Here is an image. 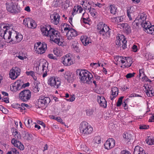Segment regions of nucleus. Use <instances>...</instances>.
<instances>
[{
    "label": "nucleus",
    "mask_w": 154,
    "mask_h": 154,
    "mask_svg": "<svg viewBox=\"0 0 154 154\" xmlns=\"http://www.w3.org/2000/svg\"><path fill=\"white\" fill-rule=\"evenodd\" d=\"M20 105L18 103H15L14 104V105H13V107L14 108H16L17 109H18L20 107Z\"/></svg>",
    "instance_id": "nucleus-58"
},
{
    "label": "nucleus",
    "mask_w": 154,
    "mask_h": 154,
    "mask_svg": "<svg viewBox=\"0 0 154 154\" xmlns=\"http://www.w3.org/2000/svg\"><path fill=\"white\" fill-rule=\"evenodd\" d=\"M89 11V12L90 13L91 15L93 16L95 15V10L94 8H91V6L87 8V9Z\"/></svg>",
    "instance_id": "nucleus-38"
},
{
    "label": "nucleus",
    "mask_w": 154,
    "mask_h": 154,
    "mask_svg": "<svg viewBox=\"0 0 154 154\" xmlns=\"http://www.w3.org/2000/svg\"><path fill=\"white\" fill-rule=\"evenodd\" d=\"M25 125L28 128H30V124L32 123V121L29 119L27 120H25L24 122Z\"/></svg>",
    "instance_id": "nucleus-45"
},
{
    "label": "nucleus",
    "mask_w": 154,
    "mask_h": 154,
    "mask_svg": "<svg viewBox=\"0 0 154 154\" xmlns=\"http://www.w3.org/2000/svg\"><path fill=\"white\" fill-rule=\"evenodd\" d=\"M53 6L54 7H58L60 4L59 0H54L53 2Z\"/></svg>",
    "instance_id": "nucleus-46"
},
{
    "label": "nucleus",
    "mask_w": 154,
    "mask_h": 154,
    "mask_svg": "<svg viewBox=\"0 0 154 154\" xmlns=\"http://www.w3.org/2000/svg\"><path fill=\"white\" fill-rule=\"evenodd\" d=\"M48 57L49 58L53 59L54 60H57V59L52 54H49L48 55Z\"/></svg>",
    "instance_id": "nucleus-54"
},
{
    "label": "nucleus",
    "mask_w": 154,
    "mask_h": 154,
    "mask_svg": "<svg viewBox=\"0 0 154 154\" xmlns=\"http://www.w3.org/2000/svg\"><path fill=\"white\" fill-rule=\"evenodd\" d=\"M149 127V125H143L140 126L139 128L140 129H146L148 128Z\"/></svg>",
    "instance_id": "nucleus-49"
},
{
    "label": "nucleus",
    "mask_w": 154,
    "mask_h": 154,
    "mask_svg": "<svg viewBox=\"0 0 154 154\" xmlns=\"http://www.w3.org/2000/svg\"><path fill=\"white\" fill-rule=\"evenodd\" d=\"M121 154H130V153L128 151L123 150L122 151Z\"/></svg>",
    "instance_id": "nucleus-64"
},
{
    "label": "nucleus",
    "mask_w": 154,
    "mask_h": 154,
    "mask_svg": "<svg viewBox=\"0 0 154 154\" xmlns=\"http://www.w3.org/2000/svg\"><path fill=\"white\" fill-rule=\"evenodd\" d=\"M48 84L51 86L57 88L60 85L61 82L54 77H51L48 80Z\"/></svg>",
    "instance_id": "nucleus-12"
},
{
    "label": "nucleus",
    "mask_w": 154,
    "mask_h": 154,
    "mask_svg": "<svg viewBox=\"0 0 154 154\" xmlns=\"http://www.w3.org/2000/svg\"><path fill=\"white\" fill-rule=\"evenodd\" d=\"M73 75L70 72H67L65 76V77L67 79V81L69 82H72L73 81Z\"/></svg>",
    "instance_id": "nucleus-27"
},
{
    "label": "nucleus",
    "mask_w": 154,
    "mask_h": 154,
    "mask_svg": "<svg viewBox=\"0 0 154 154\" xmlns=\"http://www.w3.org/2000/svg\"><path fill=\"white\" fill-rule=\"evenodd\" d=\"M20 69L18 67H15L12 68L10 71L9 75L12 79H16L20 74Z\"/></svg>",
    "instance_id": "nucleus-11"
},
{
    "label": "nucleus",
    "mask_w": 154,
    "mask_h": 154,
    "mask_svg": "<svg viewBox=\"0 0 154 154\" xmlns=\"http://www.w3.org/2000/svg\"><path fill=\"white\" fill-rule=\"evenodd\" d=\"M62 62L65 66H70L73 64L72 59L68 54L62 57Z\"/></svg>",
    "instance_id": "nucleus-15"
},
{
    "label": "nucleus",
    "mask_w": 154,
    "mask_h": 154,
    "mask_svg": "<svg viewBox=\"0 0 154 154\" xmlns=\"http://www.w3.org/2000/svg\"><path fill=\"white\" fill-rule=\"evenodd\" d=\"M23 36L21 35H17L16 33L15 43L20 42L22 39Z\"/></svg>",
    "instance_id": "nucleus-41"
},
{
    "label": "nucleus",
    "mask_w": 154,
    "mask_h": 154,
    "mask_svg": "<svg viewBox=\"0 0 154 154\" xmlns=\"http://www.w3.org/2000/svg\"><path fill=\"white\" fill-rule=\"evenodd\" d=\"M51 26L48 25L41 27V30L43 35L48 37L49 34V30H51Z\"/></svg>",
    "instance_id": "nucleus-20"
},
{
    "label": "nucleus",
    "mask_w": 154,
    "mask_h": 154,
    "mask_svg": "<svg viewBox=\"0 0 154 154\" xmlns=\"http://www.w3.org/2000/svg\"><path fill=\"white\" fill-rule=\"evenodd\" d=\"M24 135L23 136V138L26 140H31L32 139V135L31 134H29L28 133L24 132Z\"/></svg>",
    "instance_id": "nucleus-33"
},
{
    "label": "nucleus",
    "mask_w": 154,
    "mask_h": 154,
    "mask_svg": "<svg viewBox=\"0 0 154 154\" xmlns=\"http://www.w3.org/2000/svg\"><path fill=\"white\" fill-rule=\"evenodd\" d=\"M54 54L57 56H60V51L59 50H56L54 51Z\"/></svg>",
    "instance_id": "nucleus-62"
},
{
    "label": "nucleus",
    "mask_w": 154,
    "mask_h": 154,
    "mask_svg": "<svg viewBox=\"0 0 154 154\" xmlns=\"http://www.w3.org/2000/svg\"><path fill=\"white\" fill-rule=\"evenodd\" d=\"M123 137L128 142L130 141L132 137V136L131 135L128 133H126L123 134Z\"/></svg>",
    "instance_id": "nucleus-35"
},
{
    "label": "nucleus",
    "mask_w": 154,
    "mask_h": 154,
    "mask_svg": "<svg viewBox=\"0 0 154 154\" xmlns=\"http://www.w3.org/2000/svg\"><path fill=\"white\" fill-rule=\"evenodd\" d=\"M127 41L126 38H124L123 35L119 34L117 36V40L116 41V44L119 45V47L124 49L126 48V43Z\"/></svg>",
    "instance_id": "nucleus-8"
},
{
    "label": "nucleus",
    "mask_w": 154,
    "mask_h": 154,
    "mask_svg": "<svg viewBox=\"0 0 154 154\" xmlns=\"http://www.w3.org/2000/svg\"><path fill=\"white\" fill-rule=\"evenodd\" d=\"M123 59H122L121 63H125L126 61L128 63V61L129 62V64H125V66L127 68L130 67L131 66L132 63L131 61V59L128 57H123Z\"/></svg>",
    "instance_id": "nucleus-24"
},
{
    "label": "nucleus",
    "mask_w": 154,
    "mask_h": 154,
    "mask_svg": "<svg viewBox=\"0 0 154 154\" xmlns=\"http://www.w3.org/2000/svg\"><path fill=\"white\" fill-rule=\"evenodd\" d=\"M76 72L82 82L88 84L92 83L93 81V75L89 72L80 69H77Z\"/></svg>",
    "instance_id": "nucleus-1"
},
{
    "label": "nucleus",
    "mask_w": 154,
    "mask_h": 154,
    "mask_svg": "<svg viewBox=\"0 0 154 154\" xmlns=\"http://www.w3.org/2000/svg\"><path fill=\"white\" fill-rule=\"evenodd\" d=\"M47 48V44L45 42H43L41 46L35 51L38 54H42L45 52Z\"/></svg>",
    "instance_id": "nucleus-21"
},
{
    "label": "nucleus",
    "mask_w": 154,
    "mask_h": 154,
    "mask_svg": "<svg viewBox=\"0 0 154 154\" xmlns=\"http://www.w3.org/2000/svg\"><path fill=\"white\" fill-rule=\"evenodd\" d=\"M49 32V34L48 37H50L51 40L59 46H62L63 45V40L62 38V37L58 31L51 28Z\"/></svg>",
    "instance_id": "nucleus-2"
},
{
    "label": "nucleus",
    "mask_w": 154,
    "mask_h": 154,
    "mask_svg": "<svg viewBox=\"0 0 154 154\" xmlns=\"http://www.w3.org/2000/svg\"><path fill=\"white\" fill-rule=\"evenodd\" d=\"M38 106L39 108L42 109L45 107L46 105L39 98L38 102Z\"/></svg>",
    "instance_id": "nucleus-30"
},
{
    "label": "nucleus",
    "mask_w": 154,
    "mask_h": 154,
    "mask_svg": "<svg viewBox=\"0 0 154 154\" xmlns=\"http://www.w3.org/2000/svg\"><path fill=\"white\" fill-rule=\"evenodd\" d=\"M93 111L91 109H89L86 110V114L88 116H90L93 113Z\"/></svg>",
    "instance_id": "nucleus-51"
},
{
    "label": "nucleus",
    "mask_w": 154,
    "mask_h": 154,
    "mask_svg": "<svg viewBox=\"0 0 154 154\" xmlns=\"http://www.w3.org/2000/svg\"><path fill=\"white\" fill-rule=\"evenodd\" d=\"M145 141L149 145L154 144V138L153 137H149Z\"/></svg>",
    "instance_id": "nucleus-31"
},
{
    "label": "nucleus",
    "mask_w": 154,
    "mask_h": 154,
    "mask_svg": "<svg viewBox=\"0 0 154 154\" xmlns=\"http://www.w3.org/2000/svg\"><path fill=\"white\" fill-rule=\"evenodd\" d=\"M79 129L82 135L85 136L91 134L93 131V128L86 122L81 123Z\"/></svg>",
    "instance_id": "nucleus-4"
},
{
    "label": "nucleus",
    "mask_w": 154,
    "mask_h": 154,
    "mask_svg": "<svg viewBox=\"0 0 154 154\" xmlns=\"http://www.w3.org/2000/svg\"><path fill=\"white\" fill-rule=\"evenodd\" d=\"M81 41L83 44L85 46L87 45L89 43H91V42H89L88 38L86 37H84L82 40L81 39Z\"/></svg>",
    "instance_id": "nucleus-37"
},
{
    "label": "nucleus",
    "mask_w": 154,
    "mask_h": 154,
    "mask_svg": "<svg viewBox=\"0 0 154 154\" xmlns=\"http://www.w3.org/2000/svg\"><path fill=\"white\" fill-rule=\"evenodd\" d=\"M22 81V80H18L14 83L13 86V89L11 88V89L13 91L16 92L17 91L23 89Z\"/></svg>",
    "instance_id": "nucleus-13"
},
{
    "label": "nucleus",
    "mask_w": 154,
    "mask_h": 154,
    "mask_svg": "<svg viewBox=\"0 0 154 154\" xmlns=\"http://www.w3.org/2000/svg\"><path fill=\"white\" fill-rule=\"evenodd\" d=\"M123 98L124 97L122 96L119 99L116 104L117 106L119 107L121 105Z\"/></svg>",
    "instance_id": "nucleus-43"
},
{
    "label": "nucleus",
    "mask_w": 154,
    "mask_h": 154,
    "mask_svg": "<svg viewBox=\"0 0 154 154\" xmlns=\"http://www.w3.org/2000/svg\"><path fill=\"white\" fill-rule=\"evenodd\" d=\"M97 29L99 30V33L103 38H107L110 37V29L105 24L100 23L97 25Z\"/></svg>",
    "instance_id": "nucleus-3"
},
{
    "label": "nucleus",
    "mask_w": 154,
    "mask_h": 154,
    "mask_svg": "<svg viewBox=\"0 0 154 154\" xmlns=\"http://www.w3.org/2000/svg\"><path fill=\"white\" fill-rule=\"evenodd\" d=\"M29 18H26L24 19L23 22V24L25 25L26 26L28 27V22H29Z\"/></svg>",
    "instance_id": "nucleus-47"
},
{
    "label": "nucleus",
    "mask_w": 154,
    "mask_h": 154,
    "mask_svg": "<svg viewBox=\"0 0 154 154\" xmlns=\"http://www.w3.org/2000/svg\"><path fill=\"white\" fill-rule=\"evenodd\" d=\"M16 32L14 31L12 32L10 29L8 33L6 36L5 40L7 42H11L13 44L15 43Z\"/></svg>",
    "instance_id": "nucleus-10"
},
{
    "label": "nucleus",
    "mask_w": 154,
    "mask_h": 154,
    "mask_svg": "<svg viewBox=\"0 0 154 154\" xmlns=\"http://www.w3.org/2000/svg\"><path fill=\"white\" fill-rule=\"evenodd\" d=\"M82 5L83 7L84 8L87 10L88 6L87 5H86L85 3L87 4V2H85V1H82Z\"/></svg>",
    "instance_id": "nucleus-60"
},
{
    "label": "nucleus",
    "mask_w": 154,
    "mask_h": 154,
    "mask_svg": "<svg viewBox=\"0 0 154 154\" xmlns=\"http://www.w3.org/2000/svg\"><path fill=\"white\" fill-rule=\"evenodd\" d=\"M6 9L8 11L13 14H16L20 12V8H18L16 4L11 2L6 5Z\"/></svg>",
    "instance_id": "nucleus-7"
},
{
    "label": "nucleus",
    "mask_w": 154,
    "mask_h": 154,
    "mask_svg": "<svg viewBox=\"0 0 154 154\" xmlns=\"http://www.w3.org/2000/svg\"><path fill=\"white\" fill-rule=\"evenodd\" d=\"M146 94L148 96L152 97L153 96L154 90L152 89L149 91L148 89H147L146 90Z\"/></svg>",
    "instance_id": "nucleus-39"
},
{
    "label": "nucleus",
    "mask_w": 154,
    "mask_h": 154,
    "mask_svg": "<svg viewBox=\"0 0 154 154\" xmlns=\"http://www.w3.org/2000/svg\"><path fill=\"white\" fill-rule=\"evenodd\" d=\"M72 48L76 52H79V50L78 48V44L76 41H73L72 43Z\"/></svg>",
    "instance_id": "nucleus-34"
},
{
    "label": "nucleus",
    "mask_w": 154,
    "mask_h": 154,
    "mask_svg": "<svg viewBox=\"0 0 154 154\" xmlns=\"http://www.w3.org/2000/svg\"><path fill=\"white\" fill-rule=\"evenodd\" d=\"M112 94L111 95L110 97L111 100H112L115 98L118 94V89L116 87H114L112 88L111 91Z\"/></svg>",
    "instance_id": "nucleus-22"
},
{
    "label": "nucleus",
    "mask_w": 154,
    "mask_h": 154,
    "mask_svg": "<svg viewBox=\"0 0 154 154\" xmlns=\"http://www.w3.org/2000/svg\"><path fill=\"white\" fill-rule=\"evenodd\" d=\"M137 19L138 20L140 23L141 24L143 23H146V15L143 13L140 14V17L139 18L138 17Z\"/></svg>",
    "instance_id": "nucleus-25"
},
{
    "label": "nucleus",
    "mask_w": 154,
    "mask_h": 154,
    "mask_svg": "<svg viewBox=\"0 0 154 154\" xmlns=\"http://www.w3.org/2000/svg\"><path fill=\"white\" fill-rule=\"evenodd\" d=\"M36 84L35 85V84H34V86H33L32 90V91L34 92L35 93H37L39 91V89L38 87V83H36Z\"/></svg>",
    "instance_id": "nucleus-40"
},
{
    "label": "nucleus",
    "mask_w": 154,
    "mask_h": 154,
    "mask_svg": "<svg viewBox=\"0 0 154 154\" xmlns=\"http://www.w3.org/2000/svg\"><path fill=\"white\" fill-rule=\"evenodd\" d=\"M149 122H154V115L152 116L149 119Z\"/></svg>",
    "instance_id": "nucleus-63"
},
{
    "label": "nucleus",
    "mask_w": 154,
    "mask_h": 154,
    "mask_svg": "<svg viewBox=\"0 0 154 154\" xmlns=\"http://www.w3.org/2000/svg\"><path fill=\"white\" fill-rule=\"evenodd\" d=\"M115 145V141L113 138H109L104 144V148L109 149L113 148Z\"/></svg>",
    "instance_id": "nucleus-16"
},
{
    "label": "nucleus",
    "mask_w": 154,
    "mask_h": 154,
    "mask_svg": "<svg viewBox=\"0 0 154 154\" xmlns=\"http://www.w3.org/2000/svg\"><path fill=\"white\" fill-rule=\"evenodd\" d=\"M133 154H146L143 148L136 146L134 149Z\"/></svg>",
    "instance_id": "nucleus-23"
},
{
    "label": "nucleus",
    "mask_w": 154,
    "mask_h": 154,
    "mask_svg": "<svg viewBox=\"0 0 154 154\" xmlns=\"http://www.w3.org/2000/svg\"><path fill=\"white\" fill-rule=\"evenodd\" d=\"M67 26H69L66 23H64L61 28L63 29L64 31L66 32L67 39L69 40H71L74 39L75 37L77 35V32L72 28L70 29Z\"/></svg>",
    "instance_id": "nucleus-5"
},
{
    "label": "nucleus",
    "mask_w": 154,
    "mask_h": 154,
    "mask_svg": "<svg viewBox=\"0 0 154 154\" xmlns=\"http://www.w3.org/2000/svg\"><path fill=\"white\" fill-rule=\"evenodd\" d=\"M148 30H147L148 33L154 35V25L149 26L148 28Z\"/></svg>",
    "instance_id": "nucleus-42"
},
{
    "label": "nucleus",
    "mask_w": 154,
    "mask_h": 154,
    "mask_svg": "<svg viewBox=\"0 0 154 154\" xmlns=\"http://www.w3.org/2000/svg\"><path fill=\"white\" fill-rule=\"evenodd\" d=\"M150 22L148 21H146V23H141L140 25L144 29V30L146 32V30L147 32V30H148V28H149V26H150Z\"/></svg>",
    "instance_id": "nucleus-29"
},
{
    "label": "nucleus",
    "mask_w": 154,
    "mask_h": 154,
    "mask_svg": "<svg viewBox=\"0 0 154 154\" xmlns=\"http://www.w3.org/2000/svg\"><path fill=\"white\" fill-rule=\"evenodd\" d=\"M134 11V8L133 7H131L128 8L127 10V12L132 14Z\"/></svg>",
    "instance_id": "nucleus-50"
},
{
    "label": "nucleus",
    "mask_w": 154,
    "mask_h": 154,
    "mask_svg": "<svg viewBox=\"0 0 154 154\" xmlns=\"http://www.w3.org/2000/svg\"><path fill=\"white\" fill-rule=\"evenodd\" d=\"M51 22L54 24L57 25L60 21V17L58 13L54 12L50 16Z\"/></svg>",
    "instance_id": "nucleus-14"
},
{
    "label": "nucleus",
    "mask_w": 154,
    "mask_h": 154,
    "mask_svg": "<svg viewBox=\"0 0 154 154\" xmlns=\"http://www.w3.org/2000/svg\"><path fill=\"white\" fill-rule=\"evenodd\" d=\"M143 75H144V76L142 78V81L143 82H146L147 80L148 79V78L144 74H143Z\"/></svg>",
    "instance_id": "nucleus-59"
},
{
    "label": "nucleus",
    "mask_w": 154,
    "mask_h": 154,
    "mask_svg": "<svg viewBox=\"0 0 154 154\" xmlns=\"http://www.w3.org/2000/svg\"><path fill=\"white\" fill-rule=\"evenodd\" d=\"M75 99V96L73 94L72 96L71 95V97L68 99H66V100L70 102H72L74 101Z\"/></svg>",
    "instance_id": "nucleus-53"
},
{
    "label": "nucleus",
    "mask_w": 154,
    "mask_h": 154,
    "mask_svg": "<svg viewBox=\"0 0 154 154\" xmlns=\"http://www.w3.org/2000/svg\"><path fill=\"white\" fill-rule=\"evenodd\" d=\"M118 27L123 29L124 32L128 34L130 33L131 32V27L127 23L119 24Z\"/></svg>",
    "instance_id": "nucleus-17"
},
{
    "label": "nucleus",
    "mask_w": 154,
    "mask_h": 154,
    "mask_svg": "<svg viewBox=\"0 0 154 154\" xmlns=\"http://www.w3.org/2000/svg\"><path fill=\"white\" fill-rule=\"evenodd\" d=\"M11 150L13 152V154H19V152L15 148H12Z\"/></svg>",
    "instance_id": "nucleus-55"
},
{
    "label": "nucleus",
    "mask_w": 154,
    "mask_h": 154,
    "mask_svg": "<svg viewBox=\"0 0 154 154\" xmlns=\"http://www.w3.org/2000/svg\"><path fill=\"white\" fill-rule=\"evenodd\" d=\"M8 26L4 24H0V37L5 40L6 35L8 34L10 28Z\"/></svg>",
    "instance_id": "nucleus-9"
},
{
    "label": "nucleus",
    "mask_w": 154,
    "mask_h": 154,
    "mask_svg": "<svg viewBox=\"0 0 154 154\" xmlns=\"http://www.w3.org/2000/svg\"><path fill=\"white\" fill-rule=\"evenodd\" d=\"M135 74V73L134 72L128 73L126 75V77L127 78H132L134 76Z\"/></svg>",
    "instance_id": "nucleus-52"
},
{
    "label": "nucleus",
    "mask_w": 154,
    "mask_h": 154,
    "mask_svg": "<svg viewBox=\"0 0 154 154\" xmlns=\"http://www.w3.org/2000/svg\"><path fill=\"white\" fill-rule=\"evenodd\" d=\"M31 92L29 90H24L19 94V99L22 101L26 102L30 99Z\"/></svg>",
    "instance_id": "nucleus-6"
},
{
    "label": "nucleus",
    "mask_w": 154,
    "mask_h": 154,
    "mask_svg": "<svg viewBox=\"0 0 154 154\" xmlns=\"http://www.w3.org/2000/svg\"><path fill=\"white\" fill-rule=\"evenodd\" d=\"M42 100V101L45 103L46 106L50 102V99L48 97H45L43 96H40L39 97Z\"/></svg>",
    "instance_id": "nucleus-28"
},
{
    "label": "nucleus",
    "mask_w": 154,
    "mask_h": 154,
    "mask_svg": "<svg viewBox=\"0 0 154 154\" xmlns=\"http://www.w3.org/2000/svg\"><path fill=\"white\" fill-rule=\"evenodd\" d=\"M132 50L134 52H136L137 50V45H134L132 47Z\"/></svg>",
    "instance_id": "nucleus-57"
},
{
    "label": "nucleus",
    "mask_w": 154,
    "mask_h": 154,
    "mask_svg": "<svg viewBox=\"0 0 154 154\" xmlns=\"http://www.w3.org/2000/svg\"><path fill=\"white\" fill-rule=\"evenodd\" d=\"M29 20L28 24L29 23V25L28 24V27L32 29L35 28L36 26V23L35 21L30 18H29Z\"/></svg>",
    "instance_id": "nucleus-26"
},
{
    "label": "nucleus",
    "mask_w": 154,
    "mask_h": 154,
    "mask_svg": "<svg viewBox=\"0 0 154 154\" xmlns=\"http://www.w3.org/2000/svg\"><path fill=\"white\" fill-rule=\"evenodd\" d=\"M97 101L100 105L104 108L106 106V101L104 97L101 95L97 96Z\"/></svg>",
    "instance_id": "nucleus-18"
},
{
    "label": "nucleus",
    "mask_w": 154,
    "mask_h": 154,
    "mask_svg": "<svg viewBox=\"0 0 154 154\" xmlns=\"http://www.w3.org/2000/svg\"><path fill=\"white\" fill-rule=\"evenodd\" d=\"M132 25L133 28H137L139 27V25H140V24L136 19L132 22Z\"/></svg>",
    "instance_id": "nucleus-36"
},
{
    "label": "nucleus",
    "mask_w": 154,
    "mask_h": 154,
    "mask_svg": "<svg viewBox=\"0 0 154 154\" xmlns=\"http://www.w3.org/2000/svg\"><path fill=\"white\" fill-rule=\"evenodd\" d=\"M94 142L95 143L99 144L100 143L101 139L100 136H96L94 137Z\"/></svg>",
    "instance_id": "nucleus-44"
},
{
    "label": "nucleus",
    "mask_w": 154,
    "mask_h": 154,
    "mask_svg": "<svg viewBox=\"0 0 154 154\" xmlns=\"http://www.w3.org/2000/svg\"><path fill=\"white\" fill-rule=\"evenodd\" d=\"M26 73L28 75H31L32 76H34V72L32 71H26Z\"/></svg>",
    "instance_id": "nucleus-56"
},
{
    "label": "nucleus",
    "mask_w": 154,
    "mask_h": 154,
    "mask_svg": "<svg viewBox=\"0 0 154 154\" xmlns=\"http://www.w3.org/2000/svg\"><path fill=\"white\" fill-rule=\"evenodd\" d=\"M48 63H45V64L42 65V72H46V69L47 68Z\"/></svg>",
    "instance_id": "nucleus-48"
},
{
    "label": "nucleus",
    "mask_w": 154,
    "mask_h": 154,
    "mask_svg": "<svg viewBox=\"0 0 154 154\" xmlns=\"http://www.w3.org/2000/svg\"><path fill=\"white\" fill-rule=\"evenodd\" d=\"M22 85H23V88H25L26 87H28L29 85V82H27L26 83L24 84L23 82L22 81Z\"/></svg>",
    "instance_id": "nucleus-61"
},
{
    "label": "nucleus",
    "mask_w": 154,
    "mask_h": 154,
    "mask_svg": "<svg viewBox=\"0 0 154 154\" xmlns=\"http://www.w3.org/2000/svg\"><path fill=\"white\" fill-rule=\"evenodd\" d=\"M109 9L110 13L113 14H116L117 12V8H115L113 5H110L109 7Z\"/></svg>",
    "instance_id": "nucleus-32"
},
{
    "label": "nucleus",
    "mask_w": 154,
    "mask_h": 154,
    "mask_svg": "<svg viewBox=\"0 0 154 154\" xmlns=\"http://www.w3.org/2000/svg\"><path fill=\"white\" fill-rule=\"evenodd\" d=\"M11 142L15 146L18 148L20 150L24 149V147L23 144L17 140L15 139V138H13L11 140Z\"/></svg>",
    "instance_id": "nucleus-19"
}]
</instances>
